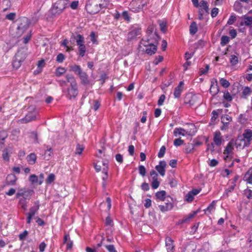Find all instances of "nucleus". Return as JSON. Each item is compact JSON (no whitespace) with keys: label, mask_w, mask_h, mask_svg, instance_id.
Returning <instances> with one entry per match:
<instances>
[{"label":"nucleus","mask_w":252,"mask_h":252,"mask_svg":"<svg viewBox=\"0 0 252 252\" xmlns=\"http://www.w3.org/2000/svg\"><path fill=\"white\" fill-rule=\"evenodd\" d=\"M65 80H60L58 82L62 87V93L69 100H76L79 94L78 85L75 77L71 74H66Z\"/></svg>","instance_id":"1"},{"label":"nucleus","mask_w":252,"mask_h":252,"mask_svg":"<svg viewBox=\"0 0 252 252\" xmlns=\"http://www.w3.org/2000/svg\"><path fill=\"white\" fill-rule=\"evenodd\" d=\"M105 0H89L86 5L87 11L91 14L98 12L106 6Z\"/></svg>","instance_id":"2"},{"label":"nucleus","mask_w":252,"mask_h":252,"mask_svg":"<svg viewBox=\"0 0 252 252\" xmlns=\"http://www.w3.org/2000/svg\"><path fill=\"white\" fill-rule=\"evenodd\" d=\"M75 40L77 45L78 46L79 55L81 57H83L84 56L86 51V46L84 44V37L80 34H77L75 36L73 33H72L70 41L73 40L74 41Z\"/></svg>","instance_id":"3"},{"label":"nucleus","mask_w":252,"mask_h":252,"mask_svg":"<svg viewBox=\"0 0 252 252\" xmlns=\"http://www.w3.org/2000/svg\"><path fill=\"white\" fill-rule=\"evenodd\" d=\"M189 127L187 129H184L181 127H176L174 130V135L175 136H193L195 134L196 132L195 127L193 124H190L189 125Z\"/></svg>","instance_id":"4"},{"label":"nucleus","mask_w":252,"mask_h":252,"mask_svg":"<svg viewBox=\"0 0 252 252\" xmlns=\"http://www.w3.org/2000/svg\"><path fill=\"white\" fill-rule=\"evenodd\" d=\"M160 37L158 34H147V39L143 38L141 40L139 45V48L144 50L143 46L149 45L150 43L158 44Z\"/></svg>","instance_id":"5"},{"label":"nucleus","mask_w":252,"mask_h":252,"mask_svg":"<svg viewBox=\"0 0 252 252\" xmlns=\"http://www.w3.org/2000/svg\"><path fill=\"white\" fill-rule=\"evenodd\" d=\"M147 5L145 0H132L130 3V10L137 13L142 11L144 7Z\"/></svg>","instance_id":"6"},{"label":"nucleus","mask_w":252,"mask_h":252,"mask_svg":"<svg viewBox=\"0 0 252 252\" xmlns=\"http://www.w3.org/2000/svg\"><path fill=\"white\" fill-rule=\"evenodd\" d=\"M34 193L33 189H26L25 188H22L19 190L17 192L16 197V198H21L30 200Z\"/></svg>","instance_id":"7"},{"label":"nucleus","mask_w":252,"mask_h":252,"mask_svg":"<svg viewBox=\"0 0 252 252\" xmlns=\"http://www.w3.org/2000/svg\"><path fill=\"white\" fill-rule=\"evenodd\" d=\"M68 6L69 1L68 0H59L55 3L53 10L55 11V14H59Z\"/></svg>","instance_id":"8"},{"label":"nucleus","mask_w":252,"mask_h":252,"mask_svg":"<svg viewBox=\"0 0 252 252\" xmlns=\"http://www.w3.org/2000/svg\"><path fill=\"white\" fill-rule=\"evenodd\" d=\"M191 1L194 7H200L198 11V19L199 20H204L205 15V0H201L199 4L198 3V0H191Z\"/></svg>","instance_id":"9"},{"label":"nucleus","mask_w":252,"mask_h":252,"mask_svg":"<svg viewBox=\"0 0 252 252\" xmlns=\"http://www.w3.org/2000/svg\"><path fill=\"white\" fill-rule=\"evenodd\" d=\"M164 205H160L158 208L161 212L164 213L171 210L174 207L173 198L170 196H167Z\"/></svg>","instance_id":"10"},{"label":"nucleus","mask_w":252,"mask_h":252,"mask_svg":"<svg viewBox=\"0 0 252 252\" xmlns=\"http://www.w3.org/2000/svg\"><path fill=\"white\" fill-rule=\"evenodd\" d=\"M150 175L152 179L151 186L153 189H158L160 185V182L158 181V174L154 170H152L150 172Z\"/></svg>","instance_id":"11"},{"label":"nucleus","mask_w":252,"mask_h":252,"mask_svg":"<svg viewBox=\"0 0 252 252\" xmlns=\"http://www.w3.org/2000/svg\"><path fill=\"white\" fill-rule=\"evenodd\" d=\"M158 44L150 43L149 45L143 46L144 50L139 48V50L145 51L147 54L152 55L154 54L157 50V46Z\"/></svg>","instance_id":"12"},{"label":"nucleus","mask_w":252,"mask_h":252,"mask_svg":"<svg viewBox=\"0 0 252 252\" xmlns=\"http://www.w3.org/2000/svg\"><path fill=\"white\" fill-rule=\"evenodd\" d=\"M36 119V113L34 112H29L24 118L18 120V123L26 124Z\"/></svg>","instance_id":"13"},{"label":"nucleus","mask_w":252,"mask_h":252,"mask_svg":"<svg viewBox=\"0 0 252 252\" xmlns=\"http://www.w3.org/2000/svg\"><path fill=\"white\" fill-rule=\"evenodd\" d=\"M166 167V162L164 160H161L159 162V164L156 166L155 169L160 176L163 177L165 175V169Z\"/></svg>","instance_id":"14"},{"label":"nucleus","mask_w":252,"mask_h":252,"mask_svg":"<svg viewBox=\"0 0 252 252\" xmlns=\"http://www.w3.org/2000/svg\"><path fill=\"white\" fill-rule=\"evenodd\" d=\"M165 247L167 252H174L175 251V245L172 239L166 236L165 238Z\"/></svg>","instance_id":"15"},{"label":"nucleus","mask_w":252,"mask_h":252,"mask_svg":"<svg viewBox=\"0 0 252 252\" xmlns=\"http://www.w3.org/2000/svg\"><path fill=\"white\" fill-rule=\"evenodd\" d=\"M201 189H193L189 191L185 196V200L188 202H191L193 201L195 195L198 194Z\"/></svg>","instance_id":"16"},{"label":"nucleus","mask_w":252,"mask_h":252,"mask_svg":"<svg viewBox=\"0 0 252 252\" xmlns=\"http://www.w3.org/2000/svg\"><path fill=\"white\" fill-rule=\"evenodd\" d=\"M235 143L234 140H230L226 145L225 149L223 152V154L228 157L233 154Z\"/></svg>","instance_id":"17"},{"label":"nucleus","mask_w":252,"mask_h":252,"mask_svg":"<svg viewBox=\"0 0 252 252\" xmlns=\"http://www.w3.org/2000/svg\"><path fill=\"white\" fill-rule=\"evenodd\" d=\"M243 137L242 139L245 141L246 145L249 146L252 140V130L249 129L245 130L243 134Z\"/></svg>","instance_id":"18"},{"label":"nucleus","mask_w":252,"mask_h":252,"mask_svg":"<svg viewBox=\"0 0 252 252\" xmlns=\"http://www.w3.org/2000/svg\"><path fill=\"white\" fill-rule=\"evenodd\" d=\"M184 83L183 81H180L178 85L175 88L174 92V98H179L181 93L183 91Z\"/></svg>","instance_id":"19"},{"label":"nucleus","mask_w":252,"mask_h":252,"mask_svg":"<svg viewBox=\"0 0 252 252\" xmlns=\"http://www.w3.org/2000/svg\"><path fill=\"white\" fill-rule=\"evenodd\" d=\"M70 69L71 71H73L75 74L78 77L83 74L84 71H83L80 65L77 64H73L69 66Z\"/></svg>","instance_id":"20"},{"label":"nucleus","mask_w":252,"mask_h":252,"mask_svg":"<svg viewBox=\"0 0 252 252\" xmlns=\"http://www.w3.org/2000/svg\"><path fill=\"white\" fill-rule=\"evenodd\" d=\"M17 177L13 174L8 175L6 178V183L7 185L14 186L16 184Z\"/></svg>","instance_id":"21"},{"label":"nucleus","mask_w":252,"mask_h":252,"mask_svg":"<svg viewBox=\"0 0 252 252\" xmlns=\"http://www.w3.org/2000/svg\"><path fill=\"white\" fill-rule=\"evenodd\" d=\"M80 80V83L82 85H87L90 84L89 75L86 72H84L78 77Z\"/></svg>","instance_id":"22"},{"label":"nucleus","mask_w":252,"mask_h":252,"mask_svg":"<svg viewBox=\"0 0 252 252\" xmlns=\"http://www.w3.org/2000/svg\"><path fill=\"white\" fill-rule=\"evenodd\" d=\"M222 137L221 136V133L219 131H216L214 133V142L215 144L218 146H219L221 145L222 142Z\"/></svg>","instance_id":"23"},{"label":"nucleus","mask_w":252,"mask_h":252,"mask_svg":"<svg viewBox=\"0 0 252 252\" xmlns=\"http://www.w3.org/2000/svg\"><path fill=\"white\" fill-rule=\"evenodd\" d=\"M108 167L106 166V167H104L102 169V173H103V175L102 176V179L103 180L102 182V186L104 188H105L107 185V180L108 178Z\"/></svg>","instance_id":"24"},{"label":"nucleus","mask_w":252,"mask_h":252,"mask_svg":"<svg viewBox=\"0 0 252 252\" xmlns=\"http://www.w3.org/2000/svg\"><path fill=\"white\" fill-rule=\"evenodd\" d=\"M196 97L195 96H186L185 98L184 102L189 104L190 106L195 105Z\"/></svg>","instance_id":"25"},{"label":"nucleus","mask_w":252,"mask_h":252,"mask_svg":"<svg viewBox=\"0 0 252 252\" xmlns=\"http://www.w3.org/2000/svg\"><path fill=\"white\" fill-rule=\"evenodd\" d=\"M235 145L237 148L243 149L245 147L249 146L248 145H246L245 141L243 139H238L236 140H234Z\"/></svg>","instance_id":"26"},{"label":"nucleus","mask_w":252,"mask_h":252,"mask_svg":"<svg viewBox=\"0 0 252 252\" xmlns=\"http://www.w3.org/2000/svg\"><path fill=\"white\" fill-rule=\"evenodd\" d=\"M166 192L165 190H161L158 191L156 193V197L157 199L163 201L166 200L167 197H166Z\"/></svg>","instance_id":"27"},{"label":"nucleus","mask_w":252,"mask_h":252,"mask_svg":"<svg viewBox=\"0 0 252 252\" xmlns=\"http://www.w3.org/2000/svg\"><path fill=\"white\" fill-rule=\"evenodd\" d=\"M37 159V157L34 153H31L27 157V160L28 162L31 165H33L35 163Z\"/></svg>","instance_id":"28"},{"label":"nucleus","mask_w":252,"mask_h":252,"mask_svg":"<svg viewBox=\"0 0 252 252\" xmlns=\"http://www.w3.org/2000/svg\"><path fill=\"white\" fill-rule=\"evenodd\" d=\"M244 180L249 184H252V168H250L246 173Z\"/></svg>","instance_id":"29"},{"label":"nucleus","mask_w":252,"mask_h":252,"mask_svg":"<svg viewBox=\"0 0 252 252\" xmlns=\"http://www.w3.org/2000/svg\"><path fill=\"white\" fill-rule=\"evenodd\" d=\"M29 28V23L27 20L26 22L21 23L18 26L17 29L21 31V33H23L26 30H27Z\"/></svg>","instance_id":"30"},{"label":"nucleus","mask_w":252,"mask_h":252,"mask_svg":"<svg viewBox=\"0 0 252 252\" xmlns=\"http://www.w3.org/2000/svg\"><path fill=\"white\" fill-rule=\"evenodd\" d=\"M196 249V246L192 243L188 244L184 248L183 252H194Z\"/></svg>","instance_id":"31"},{"label":"nucleus","mask_w":252,"mask_h":252,"mask_svg":"<svg viewBox=\"0 0 252 252\" xmlns=\"http://www.w3.org/2000/svg\"><path fill=\"white\" fill-rule=\"evenodd\" d=\"M61 46L66 48V52H70L73 50L72 46L69 45V41L67 39H64L61 44Z\"/></svg>","instance_id":"32"},{"label":"nucleus","mask_w":252,"mask_h":252,"mask_svg":"<svg viewBox=\"0 0 252 252\" xmlns=\"http://www.w3.org/2000/svg\"><path fill=\"white\" fill-rule=\"evenodd\" d=\"M252 92V90L249 87H245L242 92V97L244 98H247Z\"/></svg>","instance_id":"33"},{"label":"nucleus","mask_w":252,"mask_h":252,"mask_svg":"<svg viewBox=\"0 0 252 252\" xmlns=\"http://www.w3.org/2000/svg\"><path fill=\"white\" fill-rule=\"evenodd\" d=\"M197 31V24L195 22H192L189 26V33L191 35H194Z\"/></svg>","instance_id":"34"},{"label":"nucleus","mask_w":252,"mask_h":252,"mask_svg":"<svg viewBox=\"0 0 252 252\" xmlns=\"http://www.w3.org/2000/svg\"><path fill=\"white\" fill-rule=\"evenodd\" d=\"M28 202L29 200L22 198H20L18 204L22 209H23L24 210H26L27 209Z\"/></svg>","instance_id":"35"},{"label":"nucleus","mask_w":252,"mask_h":252,"mask_svg":"<svg viewBox=\"0 0 252 252\" xmlns=\"http://www.w3.org/2000/svg\"><path fill=\"white\" fill-rule=\"evenodd\" d=\"M20 134V130L19 129H14L12 130L11 132V140H17L19 135Z\"/></svg>","instance_id":"36"},{"label":"nucleus","mask_w":252,"mask_h":252,"mask_svg":"<svg viewBox=\"0 0 252 252\" xmlns=\"http://www.w3.org/2000/svg\"><path fill=\"white\" fill-rule=\"evenodd\" d=\"M232 120V117L227 114L222 115L221 117V122L222 124L229 123Z\"/></svg>","instance_id":"37"},{"label":"nucleus","mask_w":252,"mask_h":252,"mask_svg":"<svg viewBox=\"0 0 252 252\" xmlns=\"http://www.w3.org/2000/svg\"><path fill=\"white\" fill-rule=\"evenodd\" d=\"M244 23L245 26H251L252 25V17L245 15L243 17Z\"/></svg>","instance_id":"38"},{"label":"nucleus","mask_w":252,"mask_h":252,"mask_svg":"<svg viewBox=\"0 0 252 252\" xmlns=\"http://www.w3.org/2000/svg\"><path fill=\"white\" fill-rule=\"evenodd\" d=\"M219 91L217 84L216 83H214L211 84L210 88V92L213 95H215L218 93Z\"/></svg>","instance_id":"39"},{"label":"nucleus","mask_w":252,"mask_h":252,"mask_svg":"<svg viewBox=\"0 0 252 252\" xmlns=\"http://www.w3.org/2000/svg\"><path fill=\"white\" fill-rule=\"evenodd\" d=\"M66 70L65 68L59 67L56 69L55 75L58 77L62 76L66 72Z\"/></svg>","instance_id":"40"},{"label":"nucleus","mask_w":252,"mask_h":252,"mask_svg":"<svg viewBox=\"0 0 252 252\" xmlns=\"http://www.w3.org/2000/svg\"><path fill=\"white\" fill-rule=\"evenodd\" d=\"M229 61L231 65L234 66L238 63V58L234 55H232L230 57Z\"/></svg>","instance_id":"41"},{"label":"nucleus","mask_w":252,"mask_h":252,"mask_svg":"<svg viewBox=\"0 0 252 252\" xmlns=\"http://www.w3.org/2000/svg\"><path fill=\"white\" fill-rule=\"evenodd\" d=\"M231 227L230 235L235 236L239 233V230L238 229L237 226L234 225H231Z\"/></svg>","instance_id":"42"},{"label":"nucleus","mask_w":252,"mask_h":252,"mask_svg":"<svg viewBox=\"0 0 252 252\" xmlns=\"http://www.w3.org/2000/svg\"><path fill=\"white\" fill-rule=\"evenodd\" d=\"M158 23L159 25L160 30L164 32H165L166 31V21L158 20Z\"/></svg>","instance_id":"43"},{"label":"nucleus","mask_w":252,"mask_h":252,"mask_svg":"<svg viewBox=\"0 0 252 252\" xmlns=\"http://www.w3.org/2000/svg\"><path fill=\"white\" fill-rule=\"evenodd\" d=\"M220 40V44L222 46L226 45L230 41L229 37L226 35H222Z\"/></svg>","instance_id":"44"},{"label":"nucleus","mask_w":252,"mask_h":252,"mask_svg":"<svg viewBox=\"0 0 252 252\" xmlns=\"http://www.w3.org/2000/svg\"><path fill=\"white\" fill-rule=\"evenodd\" d=\"M39 209V206H33L30 209V212L28 215L34 216Z\"/></svg>","instance_id":"45"},{"label":"nucleus","mask_w":252,"mask_h":252,"mask_svg":"<svg viewBox=\"0 0 252 252\" xmlns=\"http://www.w3.org/2000/svg\"><path fill=\"white\" fill-rule=\"evenodd\" d=\"M216 201H213L210 205L206 209V212L207 211L210 213H211L212 212L214 211L215 209L216 206Z\"/></svg>","instance_id":"46"},{"label":"nucleus","mask_w":252,"mask_h":252,"mask_svg":"<svg viewBox=\"0 0 252 252\" xmlns=\"http://www.w3.org/2000/svg\"><path fill=\"white\" fill-rule=\"evenodd\" d=\"M155 27L153 25H150L148 27L147 30V34H157V33L155 32Z\"/></svg>","instance_id":"47"},{"label":"nucleus","mask_w":252,"mask_h":252,"mask_svg":"<svg viewBox=\"0 0 252 252\" xmlns=\"http://www.w3.org/2000/svg\"><path fill=\"white\" fill-rule=\"evenodd\" d=\"M84 149V147L83 145L78 144L75 149V154L81 155Z\"/></svg>","instance_id":"48"},{"label":"nucleus","mask_w":252,"mask_h":252,"mask_svg":"<svg viewBox=\"0 0 252 252\" xmlns=\"http://www.w3.org/2000/svg\"><path fill=\"white\" fill-rule=\"evenodd\" d=\"M2 157L3 159L5 161H9V155L8 154V150L7 149H5L3 151Z\"/></svg>","instance_id":"49"},{"label":"nucleus","mask_w":252,"mask_h":252,"mask_svg":"<svg viewBox=\"0 0 252 252\" xmlns=\"http://www.w3.org/2000/svg\"><path fill=\"white\" fill-rule=\"evenodd\" d=\"M197 214V212H193L189 214L186 217H185L183 220V222H185L189 220L190 219L193 218Z\"/></svg>","instance_id":"50"},{"label":"nucleus","mask_w":252,"mask_h":252,"mask_svg":"<svg viewBox=\"0 0 252 252\" xmlns=\"http://www.w3.org/2000/svg\"><path fill=\"white\" fill-rule=\"evenodd\" d=\"M55 179V176L54 174L51 173L49 175L46 180V182L48 184H51Z\"/></svg>","instance_id":"51"},{"label":"nucleus","mask_w":252,"mask_h":252,"mask_svg":"<svg viewBox=\"0 0 252 252\" xmlns=\"http://www.w3.org/2000/svg\"><path fill=\"white\" fill-rule=\"evenodd\" d=\"M7 132L5 130L0 131V140L4 141L5 139L7 137Z\"/></svg>","instance_id":"52"},{"label":"nucleus","mask_w":252,"mask_h":252,"mask_svg":"<svg viewBox=\"0 0 252 252\" xmlns=\"http://www.w3.org/2000/svg\"><path fill=\"white\" fill-rule=\"evenodd\" d=\"M220 82L221 85L225 88H228L230 85L229 82L224 78H221Z\"/></svg>","instance_id":"53"},{"label":"nucleus","mask_w":252,"mask_h":252,"mask_svg":"<svg viewBox=\"0 0 252 252\" xmlns=\"http://www.w3.org/2000/svg\"><path fill=\"white\" fill-rule=\"evenodd\" d=\"M165 150H166V148L164 146H162L160 148L159 151L158 155V157L159 158H161L164 156L165 153Z\"/></svg>","instance_id":"54"},{"label":"nucleus","mask_w":252,"mask_h":252,"mask_svg":"<svg viewBox=\"0 0 252 252\" xmlns=\"http://www.w3.org/2000/svg\"><path fill=\"white\" fill-rule=\"evenodd\" d=\"M65 59L64 55L62 53H60L57 55L56 61L59 63H63Z\"/></svg>","instance_id":"55"},{"label":"nucleus","mask_w":252,"mask_h":252,"mask_svg":"<svg viewBox=\"0 0 252 252\" xmlns=\"http://www.w3.org/2000/svg\"><path fill=\"white\" fill-rule=\"evenodd\" d=\"M140 30L139 29H134L132 31L129 32L128 34L131 35L132 37L137 36L139 34H140Z\"/></svg>","instance_id":"56"},{"label":"nucleus","mask_w":252,"mask_h":252,"mask_svg":"<svg viewBox=\"0 0 252 252\" xmlns=\"http://www.w3.org/2000/svg\"><path fill=\"white\" fill-rule=\"evenodd\" d=\"M122 15L125 21H126L127 22H129L130 21V17L129 16L128 13L127 11H123L122 12Z\"/></svg>","instance_id":"57"},{"label":"nucleus","mask_w":252,"mask_h":252,"mask_svg":"<svg viewBox=\"0 0 252 252\" xmlns=\"http://www.w3.org/2000/svg\"><path fill=\"white\" fill-rule=\"evenodd\" d=\"M52 154V151L51 148L49 150H47L45 152V158L46 160H49Z\"/></svg>","instance_id":"58"},{"label":"nucleus","mask_w":252,"mask_h":252,"mask_svg":"<svg viewBox=\"0 0 252 252\" xmlns=\"http://www.w3.org/2000/svg\"><path fill=\"white\" fill-rule=\"evenodd\" d=\"M139 174L143 177L146 175V168L143 165H140L138 168Z\"/></svg>","instance_id":"59"},{"label":"nucleus","mask_w":252,"mask_h":252,"mask_svg":"<svg viewBox=\"0 0 252 252\" xmlns=\"http://www.w3.org/2000/svg\"><path fill=\"white\" fill-rule=\"evenodd\" d=\"M105 247L109 252H117L113 245H105Z\"/></svg>","instance_id":"60"},{"label":"nucleus","mask_w":252,"mask_h":252,"mask_svg":"<svg viewBox=\"0 0 252 252\" xmlns=\"http://www.w3.org/2000/svg\"><path fill=\"white\" fill-rule=\"evenodd\" d=\"M184 143V140H182L180 138L175 139L174 140V145L175 146H180Z\"/></svg>","instance_id":"61"},{"label":"nucleus","mask_w":252,"mask_h":252,"mask_svg":"<svg viewBox=\"0 0 252 252\" xmlns=\"http://www.w3.org/2000/svg\"><path fill=\"white\" fill-rule=\"evenodd\" d=\"M244 194L249 199H252V190L247 189L244 190Z\"/></svg>","instance_id":"62"},{"label":"nucleus","mask_w":252,"mask_h":252,"mask_svg":"<svg viewBox=\"0 0 252 252\" xmlns=\"http://www.w3.org/2000/svg\"><path fill=\"white\" fill-rule=\"evenodd\" d=\"M223 98L228 101H231L232 100V97L228 92L224 93Z\"/></svg>","instance_id":"63"},{"label":"nucleus","mask_w":252,"mask_h":252,"mask_svg":"<svg viewBox=\"0 0 252 252\" xmlns=\"http://www.w3.org/2000/svg\"><path fill=\"white\" fill-rule=\"evenodd\" d=\"M16 17V13L14 12H11L5 16V19H8L9 20L12 21Z\"/></svg>","instance_id":"64"}]
</instances>
